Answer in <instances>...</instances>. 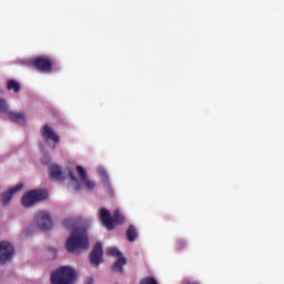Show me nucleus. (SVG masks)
Masks as SVG:
<instances>
[{
  "mask_svg": "<svg viewBox=\"0 0 284 284\" xmlns=\"http://www.w3.org/2000/svg\"><path fill=\"white\" fill-rule=\"evenodd\" d=\"M90 247V241L88 240V233L83 229H75L67 240L65 250L70 254L74 252H81Z\"/></svg>",
  "mask_w": 284,
  "mask_h": 284,
  "instance_id": "1",
  "label": "nucleus"
},
{
  "mask_svg": "<svg viewBox=\"0 0 284 284\" xmlns=\"http://www.w3.org/2000/svg\"><path fill=\"white\" fill-rule=\"evenodd\" d=\"M100 221L105 230L112 231L116 227V225H123L125 223V215L121 213L120 210H115L112 214L108 209H100Z\"/></svg>",
  "mask_w": 284,
  "mask_h": 284,
  "instance_id": "2",
  "label": "nucleus"
},
{
  "mask_svg": "<svg viewBox=\"0 0 284 284\" xmlns=\"http://www.w3.org/2000/svg\"><path fill=\"white\" fill-rule=\"evenodd\" d=\"M74 283V270L68 266L60 267L51 274V284Z\"/></svg>",
  "mask_w": 284,
  "mask_h": 284,
  "instance_id": "3",
  "label": "nucleus"
},
{
  "mask_svg": "<svg viewBox=\"0 0 284 284\" xmlns=\"http://www.w3.org/2000/svg\"><path fill=\"white\" fill-rule=\"evenodd\" d=\"M27 65L39 70V72H52L54 61L48 55H40L27 61Z\"/></svg>",
  "mask_w": 284,
  "mask_h": 284,
  "instance_id": "4",
  "label": "nucleus"
},
{
  "mask_svg": "<svg viewBox=\"0 0 284 284\" xmlns=\"http://www.w3.org/2000/svg\"><path fill=\"white\" fill-rule=\"evenodd\" d=\"M36 224L40 232H49L52 230V216L48 211H40L34 217Z\"/></svg>",
  "mask_w": 284,
  "mask_h": 284,
  "instance_id": "5",
  "label": "nucleus"
},
{
  "mask_svg": "<svg viewBox=\"0 0 284 284\" xmlns=\"http://www.w3.org/2000/svg\"><path fill=\"white\" fill-rule=\"evenodd\" d=\"M14 256V246L8 241L0 242V264L8 263Z\"/></svg>",
  "mask_w": 284,
  "mask_h": 284,
  "instance_id": "6",
  "label": "nucleus"
},
{
  "mask_svg": "<svg viewBox=\"0 0 284 284\" xmlns=\"http://www.w3.org/2000/svg\"><path fill=\"white\" fill-rule=\"evenodd\" d=\"M90 263L93 267H99L103 263V245L101 242L95 243L90 254Z\"/></svg>",
  "mask_w": 284,
  "mask_h": 284,
  "instance_id": "7",
  "label": "nucleus"
},
{
  "mask_svg": "<svg viewBox=\"0 0 284 284\" xmlns=\"http://www.w3.org/2000/svg\"><path fill=\"white\" fill-rule=\"evenodd\" d=\"M77 170H78L79 176H80L84 187H87V190L92 192V190H94L97 187V183L94 181L90 180V178H88V172H85V169H83V166L78 165Z\"/></svg>",
  "mask_w": 284,
  "mask_h": 284,
  "instance_id": "8",
  "label": "nucleus"
},
{
  "mask_svg": "<svg viewBox=\"0 0 284 284\" xmlns=\"http://www.w3.org/2000/svg\"><path fill=\"white\" fill-rule=\"evenodd\" d=\"M23 190V183L17 184L16 186L11 187L9 191H6L1 194V203L2 205H8L10 201H12V196L17 194L18 192H21Z\"/></svg>",
  "mask_w": 284,
  "mask_h": 284,
  "instance_id": "9",
  "label": "nucleus"
},
{
  "mask_svg": "<svg viewBox=\"0 0 284 284\" xmlns=\"http://www.w3.org/2000/svg\"><path fill=\"white\" fill-rule=\"evenodd\" d=\"M41 134L44 141H52L53 143H59L60 141L59 135H57L54 130H52V126L49 124H44V126L42 128Z\"/></svg>",
  "mask_w": 284,
  "mask_h": 284,
  "instance_id": "10",
  "label": "nucleus"
},
{
  "mask_svg": "<svg viewBox=\"0 0 284 284\" xmlns=\"http://www.w3.org/2000/svg\"><path fill=\"white\" fill-rule=\"evenodd\" d=\"M7 116L9 121L18 123V125H26V113L23 112L7 111Z\"/></svg>",
  "mask_w": 284,
  "mask_h": 284,
  "instance_id": "11",
  "label": "nucleus"
},
{
  "mask_svg": "<svg viewBox=\"0 0 284 284\" xmlns=\"http://www.w3.org/2000/svg\"><path fill=\"white\" fill-rule=\"evenodd\" d=\"M50 176L55 181H64L63 171H61V166L57 164L50 166Z\"/></svg>",
  "mask_w": 284,
  "mask_h": 284,
  "instance_id": "12",
  "label": "nucleus"
},
{
  "mask_svg": "<svg viewBox=\"0 0 284 284\" xmlns=\"http://www.w3.org/2000/svg\"><path fill=\"white\" fill-rule=\"evenodd\" d=\"M31 194L33 195L36 203H39V201H47L48 199V191L45 190H33L31 191Z\"/></svg>",
  "mask_w": 284,
  "mask_h": 284,
  "instance_id": "13",
  "label": "nucleus"
},
{
  "mask_svg": "<svg viewBox=\"0 0 284 284\" xmlns=\"http://www.w3.org/2000/svg\"><path fill=\"white\" fill-rule=\"evenodd\" d=\"M126 239L129 243H134L136 239H139V233L136 232V227L134 225L130 224L126 230Z\"/></svg>",
  "mask_w": 284,
  "mask_h": 284,
  "instance_id": "14",
  "label": "nucleus"
},
{
  "mask_svg": "<svg viewBox=\"0 0 284 284\" xmlns=\"http://www.w3.org/2000/svg\"><path fill=\"white\" fill-rule=\"evenodd\" d=\"M125 257H119L118 261L113 264L112 271L118 274H123V265H125Z\"/></svg>",
  "mask_w": 284,
  "mask_h": 284,
  "instance_id": "15",
  "label": "nucleus"
},
{
  "mask_svg": "<svg viewBox=\"0 0 284 284\" xmlns=\"http://www.w3.org/2000/svg\"><path fill=\"white\" fill-rule=\"evenodd\" d=\"M36 200L32 195V191L28 192L23 197H22V205L23 207H30V205H34Z\"/></svg>",
  "mask_w": 284,
  "mask_h": 284,
  "instance_id": "16",
  "label": "nucleus"
},
{
  "mask_svg": "<svg viewBox=\"0 0 284 284\" xmlns=\"http://www.w3.org/2000/svg\"><path fill=\"white\" fill-rule=\"evenodd\" d=\"M8 90H12L13 92H21V84L14 80H10L7 84Z\"/></svg>",
  "mask_w": 284,
  "mask_h": 284,
  "instance_id": "17",
  "label": "nucleus"
},
{
  "mask_svg": "<svg viewBox=\"0 0 284 284\" xmlns=\"http://www.w3.org/2000/svg\"><path fill=\"white\" fill-rule=\"evenodd\" d=\"M68 174H69V179H71V181L73 183H77L75 191L79 192V190H81V185L79 184V180L77 179V175L74 174V170L70 169L68 171Z\"/></svg>",
  "mask_w": 284,
  "mask_h": 284,
  "instance_id": "18",
  "label": "nucleus"
},
{
  "mask_svg": "<svg viewBox=\"0 0 284 284\" xmlns=\"http://www.w3.org/2000/svg\"><path fill=\"white\" fill-rule=\"evenodd\" d=\"M106 254L108 256H115L116 258H123V255L115 247L108 248Z\"/></svg>",
  "mask_w": 284,
  "mask_h": 284,
  "instance_id": "19",
  "label": "nucleus"
},
{
  "mask_svg": "<svg viewBox=\"0 0 284 284\" xmlns=\"http://www.w3.org/2000/svg\"><path fill=\"white\" fill-rule=\"evenodd\" d=\"M9 108H8V103L6 102V100L0 99V112L2 114H7L9 112Z\"/></svg>",
  "mask_w": 284,
  "mask_h": 284,
  "instance_id": "20",
  "label": "nucleus"
},
{
  "mask_svg": "<svg viewBox=\"0 0 284 284\" xmlns=\"http://www.w3.org/2000/svg\"><path fill=\"white\" fill-rule=\"evenodd\" d=\"M175 247L178 251L185 250V247H187V243H185V241H183V240H179L175 243Z\"/></svg>",
  "mask_w": 284,
  "mask_h": 284,
  "instance_id": "21",
  "label": "nucleus"
},
{
  "mask_svg": "<svg viewBox=\"0 0 284 284\" xmlns=\"http://www.w3.org/2000/svg\"><path fill=\"white\" fill-rule=\"evenodd\" d=\"M72 223H74V220L69 219L64 221V227H70V225H72Z\"/></svg>",
  "mask_w": 284,
  "mask_h": 284,
  "instance_id": "22",
  "label": "nucleus"
},
{
  "mask_svg": "<svg viewBox=\"0 0 284 284\" xmlns=\"http://www.w3.org/2000/svg\"><path fill=\"white\" fill-rule=\"evenodd\" d=\"M183 284H201V283H199L194 280H186V281L183 282Z\"/></svg>",
  "mask_w": 284,
  "mask_h": 284,
  "instance_id": "23",
  "label": "nucleus"
},
{
  "mask_svg": "<svg viewBox=\"0 0 284 284\" xmlns=\"http://www.w3.org/2000/svg\"><path fill=\"white\" fill-rule=\"evenodd\" d=\"M85 284H94V278L88 277V278L85 280Z\"/></svg>",
  "mask_w": 284,
  "mask_h": 284,
  "instance_id": "24",
  "label": "nucleus"
},
{
  "mask_svg": "<svg viewBox=\"0 0 284 284\" xmlns=\"http://www.w3.org/2000/svg\"><path fill=\"white\" fill-rule=\"evenodd\" d=\"M42 163H50V159H43Z\"/></svg>",
  "mask_w": 284,
  "mask_h": 284,
  "instance_id": "25",
  "label": "nucleus"
},
{
  "mask_svg": "<svg viewBox=\"0 0 284 284\" xmlns=\"http://www.w3.org/2000/svg\"><path fill=\"white\" fill-rule=\"evenodd\" d=\"M51 252H53V254H57V250L54 248H51Z\"/></svg>",
  "mask_w": 284,
  "mask_h": 284,
  "instance_id": "26",
  "label": "nucleus"
}]
</instances>
